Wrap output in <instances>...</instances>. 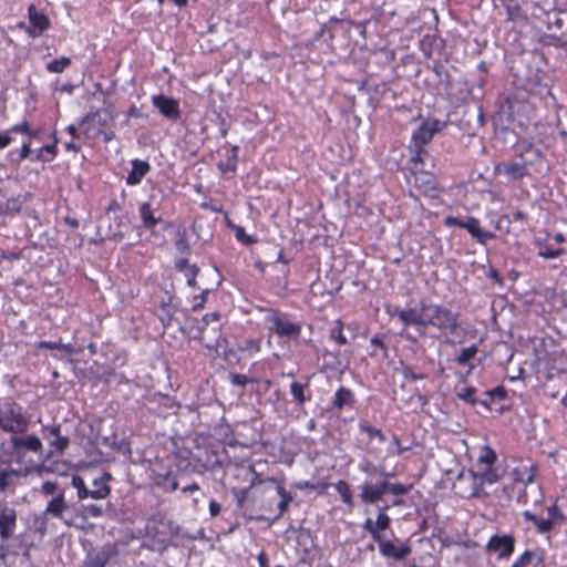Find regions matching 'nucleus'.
<instances>
[{
  "instance_id": "42",
  "label": "nucleus",
  "mask_w": 567,
  "mask_h": 567,
  "mask_svg": "<svg viewBox=\"0 0 567 567\" xmlns=\"http://www.w3.org/2000/svg\"><path fill=\"white\" fill-rule=\"evenodd\" d=\"M546 512L548 520L554 526L563 524L566 519L565 515L556 504H553L551 506L547 507Z\"/></svg>"
},
{
  "instance_id": "53",
  "label": "nucleus",
  "mask_w": 567,
  "mask_h": 567,
  "mask_svg": "<svg viewBox=\"0 0 567 567\" xmlns=\"http://www.w3.org/2000/svg\"><path fill=\"white\" fill-rule=\"evenodd\" d=\"M292 486L297 489H319V492H323L324 491V485H321V484H313L309 481H299V482H296L292 484Z\"/></svg>"
},
{
  "instance_id": "20",
  "label": "nucleus",
  "mask_w": 567,
  "mask_h": 567,
  "mask_svg": "<svg viewBox=\"0 0 567 567\" xmlns=\"http://www.w3.org/2000/svg\"><path fill=\"white\" fill-rule=\"evenodd\" d=\"M302 381H293L290 384V393L292 396V402L299 406L302 408L307 402H309L312 399L310 386V378L305 377Z\"/></svg>"
},
{
  "instance_id": "1",
  "label": "nucleus",
  "mask_w": 567,
  "mask_h": 567,
  "mask_svg": "<svg viewBox=\"0 0 567 567\" xmlns=\"http://www.w3.org/2000/svg\"><path fill=\"white\" fill-rule=\"evenodd\" d=\"M31 425L32 415L20 403L13 400L0 402V431L9 435L8 441L0 443V454L34 472L39 464L32 455L42 456L44 446L37 434L29 432Z\"/></svg>"
},
{
  "instance_id": "54",
  "label": "nucleus",
  "mask_w": 567,
  "mask_h": 567,
  "mask_svg": "<svg viewBox=\"0 0 567 567\" xmlns=\"http://www.w3.org/2000/svg\"><path fill=\"white\" fill-rule=\"evenodd\" d=\"M230 382L235 386L245 388L248 383L252 382V380L245 374L234 373L230 375Z\"/></svg>"
},
{
  "instance_id": "7",
  "label": "nucleus",
  "mask_w": 567,
  "mask_h": 567,
  "mask_svg": "<svg viewBox=\"0 0 567 567\" xmlns=\"http://www.w3.org/2000/svg\"><path fill=\"white\" fill-rule=\"evenodd\" d=\"M497 462V455L495 451L489 446H484L477 458L478 471L475 472L480 478L486 484H494L502 477L499 468L495 466Z\"/></svg>"
},
{
  "instance_id": "6",
  "label": "nucleus",
  "mask_w": 567,
  "mask_h": 567,
  "mask_svg": "<svg viewBox=\"0 0 567 567\" xmlns=\"http://www.w3.org/2000/svg\"><path fill=\"white\" fill-rule=\"evenodd\" d=\"M189 457H179L177 462L178 471L183 473L203 474L206 471H213L221 466L218 454L214 451H205L203 455L188 452Z\"/></svg>"
},
{
  "instance_id": "15",
  "label": "nucleus",
  "mask_w": 567,
  "mask_h": 567,
  "mask_svg": "<svg viewBox=\"0 0 567 567\" xmlns=\"http://www.w3.org/2000/svg\"><path fill=\"white\" fill-rule=\"evenodd\" d=\"M152 104L158 110L165 118L177 122L182 117L179 102L165 94H157L152 96Z\"/></svg>"
},
{
  "instance_id": "63",
  "label": "nucleus",
  "mask_w": 567,
  "mask_h": 567,
  "mask_svg": "<svg viewBox=\"0 0 567 567\" xmlns=\"http://www.w3.org/2000/svg\"><path fill=\"white\" fill-rule=\"evenodd\" d=\"M12 141L13 138L11 137V134L8 130L0 132V150L6 148L12 143Z\"/></svg>"
},
{
  "instance_id": "46",
  "label": "nucleus",
  "mask_w": 567,
  "mask_h": 567,
  "mask_svg": "<svg viewBox=\"0 0 567 567\" xmlns=\"http://www.w3.org/2000/svg\"><path fill=\"white\" fill-rule=\"evenodd\" d=\"M233 228L235 230L236 239L244 245L249 246L257 243V238L251 235H247L244 227L234 226Z\"/></svg>"
},
{
  "instance_id": "51",
  "label": "nucleus",
  "mask_w": 567,
  "mask_h": 567,
  "mask_svg": "<svg viewBox=\"0 0 567 567\" xmlns=\"http://www.w3.org/2000/svg\"><path fill=\"white\" fill-rule=\"evenodd\" d=\"M375 525L378 527L379 533H382L383 530L390 528L391 518L386 513L380 511L377 516Z\"/></svg>"
},
{
  "instance_id": "13",
  "label": "nucleus",
  "mask_w": 567,
  "mask_h": 567,
  "mask_svg": "<svg viewBox=\"0 0 567 567\" xmlns=\"http://www.w3.org/2000/svg\"><path fill=\"white\" fill-rule=\"evenodd\" d=\"M533 152L535 156H540V151L538 148H534L532 144H527L524 146L519 157L522 162H512L505 163L502 167H497V169H502L504 174L507 176L508 181H518L523 179L525 176L529 175L527 163L524 161V153Z\"/></svg>"
},
{
  "instance_id": "64",
  "label": "nucleus",
  "mask_w": 567,
  "mask_h": 567,
  "mask_svg": "<svg viewBox=\"0 0 567 567\" xmlns=\"http://www.w3.org/2000/svg\"><path fill=\"white\" fill-rule=\"evenodd\" d=\"M551 11L556 13H566L567 12V0H555Z\"/></svg>"
},
{
  "instance_id": "40",
  "label": "nucleus",
  "mask_w": 567,
  "mask_h": 567,
  "mask_svg": "<svg viewBox=\"0 0 567 567\" xmlns=\"http://www.w3.org/2000/svg\"><path fill=\"white\" fill-rule=\"evenodd\" d=\"M336 489L340 494L342 502L349 507L354 506L353 497L350 491V485L346 481H339L336 484Z\"/></svg>"
},
{
  "instance_id": "9",
  "label": "nucleus",
  "mask_w": 567,
  "mask_h": 567,
  "mask_svg": "<svg viewBox=\"0 0 567 567\" xmlns=\"http://www.w3.org/2000/svg\"><path fill=\"white\" fill-rule=\"evenodd\" d=\"M444 225L446 227H458L466 229L471 236L482 245H485L488 240L496 237L494 233L481 229L480 220L473 216L467 217L466 220H462L454 216H447L444 218Z\"/></svg>"
},
{
  "instance_id": "18",
  "label": "nucleus",
  "mask_w": 567,
  "mask_h": 567,
  "mask_svg": "<svg viewBox=\"0 0 567 567\" xmlns=\"http://www.w3.org/2000/svg\"><path fill=\"white\" fill-rule=\"evenodd\" d=\"M30 27L27 29L31 38L40 37L51 25L50 19L42 12L38 11L34 4L28 9Z\"/></svg>"
},
{
  "instance_id": "26",
  "label": "nucleus",
  "mask_w": 567,
  "mask_h": 567,
  "mask_svg": "<svg viewBox=\"0 0 567 567\" xmlns=\"http://www.w3.org/2000/svg\"><path fill=\"white\" fill-rule=\"evenodd\" d=\"M140 217L142 220V225L147 230H154L156 225L162 221L161 217H156L151 207L150 203H143L140 206Z\"/></svg>"
},
{
  "instance_id": "4",
  "label": "nucleus",
  "mask_w": 567,
  "mask_h": 567,
  "mask_svg": "<svg viewBox=\"0 0 567 567\" xmlns=\"http://www.w3.org/2000/svg\"><path fill=\"white\" fill-rule=\"evenodd\" d=\"M267 329L279 338L288 340H298L302 326L289 319V315L280 310L270 309L265 318Z\"/></svg>"
},
{
  "instance_id": "19",
  "label": "nucleus",
  "mask_w": 567,
  "mask_h": 567,
  "mask_svg": "<svg viewBox=\"0 0 567 567\" xmlns=\"http://www.w3.org/2000/svg\"><path fill=\"white\" fill-rule=\"evenodd\" d=\"M394 315L404 326H415L419 329L425 330L426 315L425 312H422L421 308L419 310L415 308H396Z\"/></svg>"
},
{
  "instance_id": "49",
  "label": "nucleus",
  "mask_w": 567,
  "mask_h": 567,
  "mask_svg": "<svg viewBox=\"0 0 567 567\" xmlns=\"http://www.w3.org/2000/svg\"><path fill=\"white\" fill-rule=\"evenodd\" d=\"M564 252H565V249H563V248L553 249L550 245H545L544 247L540 248V250L538 251V255L543 258L550 259V258L559 257Z\"/></svg>"
},
{
  "instance_id": "37",
  "label": "nucleus",
  "mask_w": 567,
  "mask_h": 567,
  "mask_svg": "<svg viewBox=\"0 0 567 567\" xmlns=\"http://www.w3.org/2000/svg\"><path fill=\"white\" fill-rule=\"evenodd\" d=\"M514 112H515V99L506 97L504 102H502L498 115L499 117H505L507 122L514 121Z\"/></svg>"
},
{
  "instance_id": "8",
  "label": "nucleus",
  "mask_w": 567,
  "mask_h": 567,
  "mask_svg": "<svg viewBox=\"0 0 567 567\" xmlns=\"http://www.w3.org/2000/svg\"><path fill=\"white\" fill-rule=\"evenodd\" d=\"M18 528V511L6 499H0V540L7 543L14 537Z\"/></svg>"
},
{
  "instance_id": "43",
  "label": "nucleus",
  "mask_w": 567,
  "mask_h": 567,
  "mask_svg": "<svg viewBox=\"0 0 567 567\" xmlns=\"http://www.w3.org/2000/svg\"><path fill=\"white\" fill-rule=\"evenodd\" d=\"M411 487H412L411 485H404L401 483H391L386 480L385 494L390 493L394 496H403L410 492Z\"/></svg>"
},
{
  "instance_id": "35",
  "label": "nucleus",
  "mask_w": 567,
  "mask_h": 567,
  "mask_svg": "<svg viewBox=\"0 0 567 567\" xmlns=\"http://www.w3.org/2000/svg\"><path fill=\"white\" fill-rule=\"evenodd\" d=\"M544 558L535 550H525L519 558L512 565V567H527L533 561L536 564L543 563Z\"/></svg>"
},
{
  "instance_id": "27",
  "label": "nucleus",
  "mask_w": 567,
  "mask_h": 567,
  "mask_svg": "<svg viewBox=\"0 0 567 567\" xmlns=\"http://www.w3.org/2000/svg\"><path fill=\"white\" fill-rule=\"evenodd\" d=\"M522 515L525 520L530 522L536 526V530L539 534L549 533L554 528V525L548 520V518H540L529 511L523 512Z\"/></svg>"
},
{
  "instance_id": "22",
  "label": "nucleus",
  "mask_w": 567,
  "mask_h": 567,
  "mask_svg": "<svg viewBox=\"0 0 567 567\" xmlns=\"http://www.w3.org/2000/svg\"><path fill=\"white\" fill-rule=\"evenodd\" d=\"M72 486L76 488L79 499H84L87 497L94 499H104L107 497L106 488L100 491H91L85 486L84 480L80 475H74L72 477Z\"/></svg>"
},
{
  "instance_id": "39",
  "label": "nucleus",
  "mask_w": 567,
  "mask_h": 567,
  "mask_svg": "<svg viewBox=\"0 0 567 567\" xmlns=\"http://www.w3.org/2000/svg\"><path fill=\"white\" fill-rule=\"evenodd\" d=\"M477 352H478V348L476 344H472L468 348H463V349H461L460 354L456 357L455 361L460 365L470 364L471 360H473L475 358Z\"/></svg>"
},
{
  "instance_id": "48",
  "label": "nucleus",
  "mask_w": 567,
  "mask_h": 567,
  "mask_svg": "<svg viewBox=\"0 0 567 567\" xmlns=\"http://www.w3.org/2000/svg\"><path fill=\"white\" fill-rule=\"evenodd\" d=\"M343 323L341 321H337V326L331 329L330 331V338L333 339L339 344H347L348 340L344 337L343 332Z\"/></svg>"
},
{
  "instance_id": "47",
  "label": "nucleus",
  "mask_w": 567,
  "mask_h": 567,
  "mask_svg": "<svg viewBox=\"0 0 567 567\" xmlns=\"http://www.w3.org/2000/svg\"><path fill=\"white\" fill-rule=\"evenodd\" d=\"M363 529L369 533L372 537V539L377 543L384 536V534L379 533L378 527L375 525V522H373L371 518H367L363 524Z\"/></svg>"
},
{
  "instance_id": "28",
  "label": "nucleus",
  "mask_w": 567,
  "mask_h": 567,
  "mask_svg": "<svg viewBox=\"0 0 567 567\" xmlns=\"http://www.w3.org/2000/svg\"><path fill=\"white\" fill-rule=\"evenodd\" d=\"M58 154V146L54 144H49L40 147L39 150H34L33 162H52Z\"/></svg>"
},
{
  "instance_id": "57",
  "label": "nucleus",
  "mask_w": 567,
  "mask_h": 567,
  "mask_svg": "<svg viewBox=\"0 0 567 567\" xmlns=\"http://www.w3.org/2000/svg\"><path fill=\"white\" fill-rule=\"evenodd\" d=\"M350 25L357 28L359 30L360 35L363 39H367V24L369 23V20L363 21H353V20H346Z\"/></svg>"
},
{
  "instance_id": "12",
  "label": "nucleus",
  "mask_w": 567,
  "mask_h": 567,
  "mask_svg": "<svg viewBox=\"0 0 567 567\" xmlns=\"http://www.w3.org/2000/svg\"><path fill=\"white\" fill-rule=\"evenodd\" d=\"M516 538L513 534H495L487 544L486 551L495 554L498 560L508 559L515 550Z\"/></svg>"
},
{
  "instance_id": "41",
  "label": "nucleus",
  "mask_w": 567,
  "mask_h": 567,
  "mask_svg": "<svg viewBox=\"0 0 567 567\" xmlns=\"http://www.w3.org/2000/svg\"><path fill=\"white\" fill-rule=\"evenodd\" d=\"M71 59L68 56H62L60 59H55L50 61L47 64V70L51 73H62L66 68L71 65Z\"/></svg>"
},
{
  "instance_id": "62",
  "label": "nucleus",
  "mask_w": 567,
  "mask_h": 567,
  "mask_svg": "<svg viewBox=\"0 0 567 567\" xmlns=\"http://www.w3.org/2000/svg\"><path fill=\"white\" fill-rule=\"evenodd\" d=\"M163 485L174 492L178 488V481L176 480L175 476H172L171 474H167L165 477H164V482H163Z\"/></svg>"
},
{
  "instance_id": "36",
  "label": "nucleus",
  "mask_w": 567,
  "mask_h": 567,
  "mask_svg": "<svg viewBox=\"0 0 567 567\" xmlns=\"http://www.w3.org/2000/svg\"><path fill=\"white\" fill-rule=\"evenodd\" d=\"M104 509L101 505L96 504H87V505H81V508L76 512L78 517H82L85 519L87 516L99 518L103 516Z\"/></svg>"
},
{
  "instance_id": "45",
  "label": "nucleus",
  "mask_w": 567,
  "mask_h": 567,
  "mask_svg": "<svg viewBox=\"0 0 567 567\" xmlns=\"http://www.w3.org/2000/svg\"><path fill=\"white\" fill-rule=\"evenodd\" d=\"M112 480V475L109 472H104L101 476L94 478L93 488L91 491H100L106 488L107 496L111 494V487L109 482Z\"/></svg>"
},
{
  "instance_id": "32",
  "label": "nucleus",
  "mask_w": 567,
  "mask_h": 567,
  "mask_svg": "<svg viewBox=\"0 0 567 567\" xmlns=\"http://www.w3.org/2000/svg\"><path fill=\"white\" fill-rule=\"evenodd\" d=\"M476 393V388L474 386H466L462 389L461 391H457V398L470 403L471 405L481 404L487 409H489V402L486 400H477L474 398V394Z\"/></svg>"
},
{
  "instance_id": "17",
  "label": "nucleus",
  "mask_w": 567,
  "mask_h": 567,
  "mask_svg": "<svg viewBox=\"0 0 567 567\" xmlns=\"http://www.w3.org/2000/svg\"><path fill=\"white\" fill-rule=\"evenodd\" d=\"M107 120L102 115L101 111H95L86 114L80 122L82 133L87 138H95L103 133Z\"/></svg>"
},
{
  "instance_id": "23",
  "label": "nucleus",
  "mask_w": 567,
  "mask_h": 567,
  "mask_svg": "<svg viewBox=\"0 0 567 567\" xmlns=\"http://www.w3.org/2000/svg\"><path fill=\"white\" fill-rule=\"evenodd\" d=\"M132 169L126 177V184L131 186L138 185L144 176L151 171V165L146 161L133 159Z\"/></svg>"
},
{
  "instance_id": "5",
  "label": "nucleus",
  "mask_w": 567,
  "mask_h": 567,
  "mask_svg": "<svg viewBox=\"0 0 567 567\" xmlns=\"http://www.w3.org/2000/svg\"><path fill=\"white\" fill-rule=\"evenodd\" d=\"M14 462L0 454V494H12L21 481L32 471L24 466L13 467Z\"/></svg>"
},
{
  "instance_id": "11",
  "label": "nucleus",
  "mask_w": 567,
  "mask_h": 567,
  "mask_svg": "<svg viewBox=\"0 0 567 567\" xmlns=\"http://www.w3.org/2000/svg\"><path fill=\"white\" fill-rule=\"evenodd\" d=\"M61 424L56 423L42 426L43 437L49 440L50 446L45 456H38L42 462L50 460L55 453L62 454L69 447L70 440L61 434Z\"/></svg>"
},
{
  "instance_id": "14",
  "label": "nucleus",
  "mask_w": 567,
  "mask_h": 567,
  "mask_svg": "<svg viewBox=\"0 0 567 567\" xmlns=\"http://www.w3.org/2000/svg\"><path fill=\"white\" fill-rule=\"evenodd\" d=\"M446 123L439 120H427L420 124V126L412 134V144L419 147L427 145L435 133L442 131Z\"/></svg>"
},
{
  "instance_id": "25",
  "label": "nucleus",
  "mask_w": 567,
  "mask_h": 567,
  "mask_svg": "<svg viewBox=\"0 0 567 567\" xmlns=\"http://www.w3.org/2000/svg\"><path fill=\"white\" fill-rule=\"evenodd\" d=\"M111 556L112 554L109 549L89 553L81 567H106Z\"/></svg>"
},
{
  "instance_id": "58",
  "label": "nucleus",
  "mask_w": 567,
  "mask_h": 567,
  "mask_svg": "<svg viewBox=\"0 0 567 567\" xmlns=\"http://www.w3.org/2000/svg\"><path fill=\"white\" fill-rule=\"evenodd\" d=\"M371 344L381 349L384 353V355H386V352H388V347L384 342V336L382 334H375L371 338L370 340Z\"/></svg>"
},
{
  "instance_id": "34",
  "label": "nucleus",
  "mask_w": 567,
  "mask_h": 567,
  "mask_svg": "<svg viewBox=\"0 0 567 567\" xmlns=\"http://www.w3.org/2000/svg\"><path fill=\"white\" fill-rule=\"evenodd\" d=\"M238 152H239V146H237V145L233 146L230 150L231 154L227 158V162L226 163L219 162L217 164V167L221 173L225 174V173H235L236 172L237 162H238Z\"/></svg>"
},
{
  "instance_id": "59",
  "label": "nucleus",
  "mask_w": 567,
  "mask_h": 567,
  "mask_svg": "<svg viewBox=\"0 0 567 567\" xmlns=\"http://www.w3.org/2000/svg\"><path fill=\"white\" fill-rule=\"evenodd\" d=\"M402 374H403L404 379L409 380V381H416V380L425 379V374H422V373L417 374L410 367H405L402 371Z\"/></svg>"
},
{
  "instance_id": "61",
  "label": "nucleus",
  "mask_w": 567,
  "mask_h": 567,
  "mask_svg": "<svg viewBox=\"0 0 567 567\" xmlns=\"http://www.w3.org/2000/svg\"><path fill=\"white\" fill-rule=\"evenodd\" d=\"M208 293H209V290L205 289L199 296L195 297V300H199V301H196L194 303V306H193L194 311H198L204 308V305L206 302Z\"/></svg>"
},
{
  "instance_id": "30",
  "label": "nucleus",
  "mask_w": 567,
  "mask_h": 567,
  "mask_svg": "<svg viewBox=\"0 0 567 567\" xmlns=\"http://www.w3.org/2000/svg\"><path fill=\"white\" fill-rule=\"evenodd\" d=\"M157 317L161 320L164 328L172 326L175 317V310L174 307L171 305V300L168 302H161Z\"/></svg>"
},
{
  "instance_id": "3",
  "label": "nucleus",
  "mask_w": 567,
  "mask_h": 567,
  "mask_svg": "<svg viewBox=\"0 0 567 567\" xmlns=\"http://www.w3.org/2000/svg\"><path fill=\"white\" fill-rule=\"evenodd\" d=\"M41 492L45 496H52L43 512L45 518H56L71 525L72 519L65 518L64 514L69 512L70 505L65 501V491L60 488L56 482L47 481L41 486Z\"/></svg>"
},
{
  "instance_id": "60",
  "label": "nucleus",
  "mask_w": 567,
  "mask_h": 567,
  "mask_svg": "<svg viewBox=\"0 0 567 567\" xmlns=\"http://www.w3.org/2000/svg\"><path fill=\"white\" fill-rule=\"evenodd\" d=\"M414 155L412 156V162L414 164L423 163V155H426L427 152L424 150V146L419 147L417 145H413Z\"/></svg>"
},
{
  "instance_id": "33",
  "label": "nucleus",
  "mask_w": 567,
  "mask_h": 567,
  "mask_svg": "<svg viewBox=\"0 0 567 567\" xmlns=\"http://www.w3.org/2000/svg\"><path fill=\"white\" fill-rule=\"evenodd\" d=\"M10 155L12 157L17 156L14 158L17 163H21L24 159H30L31 162H33L34 150H31V141L24 140L21 145V148L11 151Z\"/></svg>"
},
{
  "instance_id": "44",
  "label": "nucleus",
  "mask_w": 567,
  "mask_h": 567,
  "mask_svg": "<svg viewBox=\"0 0 567 567\" xmlns=\"http://www.w3.org/2000/svg\"><path fill=\"white\" fill-rule=\"evenodd\" d=\"M359 429L361 432L367 433L370 436V439L375 436L381 443L385 441L384 433L380 429L370 425L368 422H360Z\"/></svg>"
},
{
  "instance_id": "10",
  "label": "nucleus",
  "mask_w": 567,
  "mask_h": 567,
  "mask_svg": "<svg viewBox=\"0 0 567 567\" xmlns=\"http://www.w3.org/2000/svg\"><path fill=\"white\" fill-rule=\"evenodd\" d=\"M380 554L388 559H393L396 561L405 560L410 554L412 553L411 545L408 540L403 542L398 537H393L392 539L383 536L377 542Z\"/></svg>"
},
{
  "instance_id": "29",
  "label": "nucleus",
  "mask_w": 567,
  "mask_h": 567,
  "mask_svg": "<svg viewBox=\"0 0 567 567\" xmlns=\"http://www.w3.org/2000/svg\"><path fill=\"white\" fill-rule=\"evenodd\" d=\"M343 20L341 19H338L336 17H331L329 19L328 22H326L321 29L319 30V32L316 34V38L319 39V38H322L324 37L326 33H328V41L330 42V48L331 50L333 51L334 48L332 45V40H333V37H334V31L337 30V25L340 24Z\"/></svg>"
},
{
  "instance_id": "24",
  "label": "nucleus",
  "mask_w": 567,
  "mask_h": 567,
  "mask_svg": "<svg viewBox=\"0 0 567 567\" xmlns=\"http://www.w3.org/2000/svg\"><path fill=\"white\" fill-rule=\"evenodd\" d=\"M354 404H355V396H354V393L350 389H348L346 386H341L337 390V392L334 394L333 402H332V405L334 409H337L338 411H341L346 406L353 408Z\"/></svg>"
},
{
  "instance_id": "31",
  "label": "nucleus",
  "mask_w": 567,
  "mask_h": 567,
  "mask_svg": "<svg viewBox=\"0 0 567 567\" xmlns=\"http://www.w3.org/2000/svg\"><path fill=\"white\" fill-rule=\"evenodd\" d=\"M470 475H471V478H472V489H471V493L468 494V498H485L486 496H488V493L484 489V484H486L485 482H483L482 478H480L477 476V474H475L474 471H470Z\"/></svg>"
},
{
  "instance_id": "52",
  "label": "nucleus",
  "mask_w": 567,
  "mask_h": 567,
  "mask_svg": "<svg viewBox=\"0 0 567 567\" xmlns=\"http://www.w3.org/2000/svg\"><path fill=\"white\" fill-rule=\"evenodd\" d=\"M485 394L491 399V401H501L506 399L507 391L503 385H498L492 390L486 391Z\"/></svg>"
},
{
  "instance_id": "50",
  "label": "nucleus",
  "mask_w": 567,
  "mask_h": 567,
  "mask_svg": "<svg viewBox=\"0 0 567 567\" xmlns=\"http://www.w3.org/2000/svg\"><path fill=\"white\" fill-rule=\"evenodd\" d=\"M543 12L546 17L545 23H546L548 30H550L553 27H555L558 30L563 29L564 20L561 18L555 17L554 19H551V17H550L551 10L543 9Z\"/></svg>"
},
{
  "instance_id": "38",
  "label": "nucleus",
  "mask_w": 567,
  "mask_h": 567,
  "mask_svg": "<svg viewBox=\"0 0 567 567\" xmlns=\"http://www.w3.org/2000/svg\"><path fill=\"white\" fill-rule=\"evenodd\" d=\"M277 493L281 497V501L278 504L279 513L277 517H281L288 511L289 503L292 502V495L281 485L277 486Z\"/></svg>"
},
{
  "instance_id": "55",
  "label": "nucleus",
  "mask_w": 567,
  "mask_h": 567,
  "mask_svg": "<svg viewBox=\"0 0 567 567\" xmlns=\"http://www.w3.org/2000/svg\"><path fill=\"white\" fill-rule=\"evenodd\" d=\"M175 248L181 255H189L190 254V246L188 244V240L185 236H181L175 241Z\"/></svg>"
},
{
  "instance_id": "56",
  "label": "nucleus",
  "mask_w": 567,
  "mask_h": 567,
  "mask_svg": "<svg viewBox=\"0 0 567 567\" xmlns=\"http://www.w3.org/2000/svg\"><path fill=\"white\" fill-rule=\"evenodd\" d=\"M30 128L28 121H23L19 124L12 125L8 131L10 134H22L27 136L30 133Z\"/></svg>"
},
{
  "instance_id": "16",
  "label": "nucleus",
  "mask_w": 567,
  "mask_h": 567,
  "mask_svg": "<svg viewBox=\"0 0 567 567\" xmlns=\"http://www.w3.org/2000/svg\"><path fill=\"white\" fill-rule=\"evenodd\" d=\"M386 478L377 482L365 481L361 486L360 499L363 504L378 505L385 495Z\"/></svg>"
},
{
  "instance_id": "2",
  "label": "nucleus",
  "mask_w": 567,
  "mask_h": 567,
  "mask_svg": "<svg viewBox=\"0 0 567 567\" xmlns=\"http://www.w3.org/2000/svg\"><path fill=\"white\" fill-rule=\"evenodd\" d=\"M421 310L426 315L425 329L433 327L440 331V336L452 342L462 336L458 312L452 311L444 305L423 300L421 301Z\"/></svg>"
},
{
  "instance_id": "21",
  "label": "nucleus",
  "mask_w": 567,
  "mask_h": 567,
  "mask_svg": "<svg viewBox=\"0 0 567 567\" xmlns=\"http://www.w3.org/2000/svg\"><path fill=\"white\" fill-rule=\"evenodd\" d=\"M176 271L183 272L187 279V285L192 288H197L196 278L200 271L196 265H190L186 257L176 258L174 261Z\"/></svg>"
}]
</instances>
